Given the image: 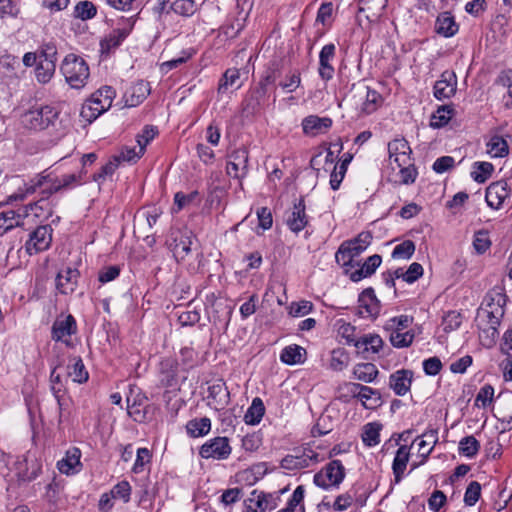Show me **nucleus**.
<instances>
[{
  "label": "nucleus",
  "instance_id": "1",
  "mask_svg": "<svg viewBox=\"0 0 512 512\" xmlns=\"http://www.w3.org/2000/svg\"><path fill=\"white\" fill-rule=\"evenodd\" d=\"M372 234L369 231L359 233L355 238L341 243L335 253L336 262L345 268V273H349V268L360 266L355 259L360 256L371 244Z\"/></svg>",
  "mask_w": 512,
  "mask_h": 512
},
{
  "label": "nucleus",
  "instance_id": "2",
  "mask_svg": "<svg viewBox=\"0 0 512 512\" xmlns=\"http://www.w3.org/2000/svg\"><path fill=\"white\" fill-rule=\"evenodd\" d=\"M507 296L501 291H492L486 296V308H482L478 316L484 323V331L492 338L498 335V326L504 316Z\"/></svg>",
  "mask_w": 512,
  "mask_h": 512
},
{
  "label": "nucleus",
  "instance_id": "3",
  "mask_svg": "<svg viewBox=\"0 0 512 512\" xmlns=\"http://www.w3.org/2000/svg\"><path fill=\"white\" fill-rule=\"evenodd\" d=\"M60 111L52 105L33 106L21 116L24 128L42 131L55 128L59 122Z\"/></svg>",
  "mask_w": 512,
  "mask_h": 512
},
{
  "label": "nucleus",
  "instance_id": "4",
  "mask_svg": "<svg viewBox=\"0 0 512 512\" xmlns=\"http://www.w3.org/2000/svg\"><path fill=\"white\" fill-rule=\"evenodd\" d=\"M349 100L358 111L359 117L374 113L383 103L382 95L363 83L352 86Z\"/></svg>",
  "mask_w": 512,
  "mask_h": 512
},
{
  "label": "nucleus",
  "instance_id": "5",
  "mask_svg": "<svg viewBox=\"0 0 512 512\" xmlns=\"http://www.w3.org/2000/svg\"><path fill=\"white\" fill-rule=\"evenodd\" d=\"M60 71L67 84L73 89H82L87 84L90 76L89 66L86 61L73 53L65 56Z\"/></svg>",
  "mask_w": 512,
  "mask_h": 512
},
{
  "label": "nucleus",
  "instance_id": "6",
  "mask_svg": "<svg viewBox=\"0 0 512 512\" xmlns=\"http://www.w3.org/2000/svg\"><path fill=\"white\" fill-rule=\"evenodd\" d=\"M115 96L116 92L111 86L99 88L82 105L81 116L89 122L94 121L111 107Z\"/></svg>",
  "mask_w": 512,
  "mask_h": 512
},
{
  "label": "nucleus",
  "instance_id": "7",
  "mask_svg": "<svg viewBox=\"0 0 512 512\" xmlns=\"http://www.w3.org/2000/svg\"><path fill=\"white\" fill-rule=\"evenodd\" d=\"M345 478V468L340 460H332L314 475V484L323 489L338 487Z\"/></svg>",
  "mask_w": 512,
  "mask_h": 512
},
{
  "label": "nucleus",
  "instance_id": "8",
  "mask_svg": "<svg viewBox=\"0 0 512 512\" xmlns=\"http://www.w3.org/2000/svg\"><path fill=\"white\" fill-rule=\"evenodd\" d=\"M232 452L227 437H215L206 441L199 449V455L204 459L225 460Z\"/></svg>",
  "mask_w": 512,
  "mask_h": 512
},
{
  "label": "nucleus",
  "instance_id": "9",
  "mask_svg": "<svg viewBox=\"0 0 512 512\" xmlns=\"http://www.w3.org/2000/svg\"><path fill=\"white\" fill-rule=\"evenodd\" d=\"M340 389L345 390L352 397L358 398L362 405L368 409L376 407L381 398L377 390L359 383H344Z\"/></svg>",
  "mask_w": 512,
  "mask_h": 512
},
{
  "label": "nucleus",
  "instance_id": "10",
  "mask_svg": "<svg viewBox=\"0 0 512 512\" xmlns=\"http://www.w3.org/2000/svg\"><path fill=\"white\" fill-rule=\"evenodd\" d=\"M173 239L169 243V248L173 253L177 262H184L193 250L195 238L191 232H174L172 233Z\"/></svg>",
  "mask_w": 512,
  "mask_h": 512
},
{
  "label": "nucleus",
  "instance_id": "11",
  "mask_svg": "<svg viewBox=\"0 0 512 512\" xmlns=\"http://www.w3.org/2000/svg\"><path fill=\"white\" fill-rule=\"evenodd\" d=\"M285 223L295 234L301 232L308 225L309 217L306 214V205L303 197L295 202L292 208L286 211Z\"/></svg>",
  "mask_w": 512,
  "mask_h": 512
},
{
  "label": "nucleus",
  "instance_id": "12",
  "mask_svg": "<svg viewBox=\"0 0 512 512\" xmlns=\"http://www.w3.org/2000/svg\"><path fill=\"white\" fill-rule=\"evenodd\" d=\"M51 242L52 228L49 225H43L37 227L30 235L29 240L25 244V248L29 255H33L47 250Z\"/></svg>",
  "mask_w": 512,
  "mask_h": 512
},
{
  "label": "nucleus",
  "instance_id": "13",
  "mask_svg": "<svg viewBox=\"0 0 512 512\" xmlns=\"http://www.w3.org/2000/svg\"><path fill=\"white\" fill-rule=\"evenodd\" d=\"M318 456V453L313 451L311 448H304L283 458L281 466L289 470L307 468L318 462Z\"/></svg>",
  "mask_w": 512,
  "mask_h": 512
},
{
  "label": "nucleus",
  "instance_id": "14",
  "mask_svg": "<svg viewBox=\"0 0 512 512\" xmlns=\"http://www.w3.org/2000/svg\"><path fill=\"white\" fill-rule=\"evenodd\" d=\"M248 170V151L245 148L234 150L228 156L227 174L234 178H242Z\"/></svg>",
  "mask_w": 512,
  "mask_h": 512
},
{
  "label": "nucleus",
  "instance_id": "15",
  "mask_svg": "<svg viewBox=\"0 0 512 512\" xmlns=\"http://www.w3.org/2000/svg\"><path fill=\"white\" fill-rule=\"evenodd\" d=\"M434 97L438 100L449 99L457 90V76L453 71H444L434 84Z\"/></svg>",
  "mask_w": 512,
  "mask_h": 512
},
{
  "label": "nucleus",
  "instance_id": "16",
  "mask_svg": "<svg viewBox=\"0 0 512 512\" xmlns=\"http://www.w3.org/2000/svg\"><path fill=\"white\" fill-rule=\"evenodd\" d=\"M52 339L55 341H63L68 344L69 341L65 337H69L77 332V324L75 318L69 314L59 316L52 325Z\"/></svg>",
  "mask_w": 512,
  "mask_h": 512
},
{
  "label": "nucleus",
  "instance_id": "17",
  "mask_svg": "<svg viewBox=\"0 0 512 512\" xmlns=\"http://www.w3.org/2000/svg\"><path fill=\"white\" fill-rule=\"evenodd\" d=\"M208 405L215 410L224 409L230 400V393L222 380H217L208 387Z\"/></svg>",
  "mask_w": 512,
  "mask_h": 512
},
{
  "label": "nucleus",
  "instance_id": "18",
  "mask_svg": "<svg viewBox=\"0 0 512 512\" xmlns=\"http://www.w3.org/2000/svg\"><path fill=\"white\" fill-rule=\"evenodd\" d=\"M380 303L372 288L365 289L358 299V314L362 318L375 317L379 314Z\"/></svg>",
  "mask_w": 512,
  "mask_h": 512
},
{
  "label": "nucleus",
  "instance_id": "19",
  "mask_svg": "<svg viewBox=\"0 0 512 512\" xmlns=\"http://www.w3.org/2000/svg\"><path fill=\"white\" fill-rule=\"evenodd\" d=\"M510 195V189L506 181H497L491 183L486 189L485 199L493 209H499L506 198Z\"/></svg>",
  "mask_w": 512,
  "mask_h": 512
},
{
  "label": "nucleus",
  "instance_id": "20",
  "mask_svg": "<svg viewBox=\"0 0 512 512\" xmlns=\"http://www.w3.org/2000/svg\"><path fill=\"white\" fill-rule=\"evenodd\" d=\"M395 170L388 176V180L398 185H409L415 182L418 172L412 163L408 160L406 164H395Z\"/></svg>",
  "mask_w": 512,
  "mask_h": 512
},
{
  "label": "nucleus",
  "instance_id": "21",
  "mask_svg": "<svg viewBox=\"0 0 512 512\" xmlns=\"http://www.w3.org/2000/svg\"><path fill=\"white\" fill-rule=\"evenodd\" d=\"M389 165L395 170V164H406L410 160L411 149L404 139H394L388 143Z\"/></svg>",
  "mask_w": 512,
  "mask_h": 512
},
{
  "label": "nucleus",
  "instance_id": "22",
  "mask_svg": "<svg viewBox=\"0 0 512 512\" xmlns=\"http://www.w3.org/2000/svg\"><path fill=\"white\" fill-rule=\"evenodd\" d=\"M383 344V340L379 335L365 334L355 341L354 346L364 359H369L372 354H377L380 351Z\"/></svg>",
  "mask_w": 512,
  "mask_h": 512
},
{
  "label": "nucleus",
  "instance_id": "23",
  "mask_svg": "<svg viewBox=\"0 0 512 512\" xmlns=\"http://www.w3.org/2000/svg\"><path fill=\"white\" fill-rule=\"evenodd\" d=\"M79 275V271L75 268L66 267L60 270L56 276V289L65 295L73 293L77 287Z\"/></svg>",
  "mask_w": 512,
  "mask_h": 512
},
{
  "label": "nucleus",
  "instance_id": "24",
  "mask_svg": "<svg viewBox=\"0 0 512 512\" xmlns=\"http://www.w3.org/2000/svg\"><path fill=\"white\" fill-rule=\"evenodd\" d=\"M150 84L140 80L128 88L124 94L125 106L136 107L150 94Z\"/></svg>",
  "mask_w": 512,
  "mask_h": 512
},
{
  "label": "nucleus",
  "instance_id": "25",
  "mask_svg": "<svg viewBox=\"0 0 512 512\" xmlns=\"http://www.w3.org/2000/svg\"><path fill=\"white\" fill-rule=\"evenodd\" d=\"M134 24L135 20L132 17L121 19L117 27L105 38L102 45L105 43L107 48L117 47L130 34Z\"/></svg>",
  "mask_w": 512,
  "mask_h": 512
},
{
  "label": "nucleus",
  "instance_id": "26",
  "mask_svg": "<svg viewBox=\"0 0 512 512\" xmlns=\"http://www.w3.org/2000/svg\"><path fill=\"white\" fill-rule=\"evenodd\" d=\"M336 47L334 44H326L322 47L319 54V76L328 81L333 78L334 75V67L331 62L335 57Z\"/></svg>",
  "mask_w": 512,
  "mask_h": 512
},
{
  "label": "nucleus",
  "instance_id": "27",
  "mask_svg": "<svg viewBox=\"0 0 512 512\" xmlns=\"http://www.w3.org/2000/svg\"><path fill=\"white\" fill-rule=\"evenodd\" d=\"M413 373L410 370H398L390 375L389 386L396 395H405L411 387Z\"/></svg>",
  "mask_w": 512,
  "mask_h": 512
},
{
  "label": "nucleus",
  "instance_id": "28",
  "mask_svg": "<svg viewBox=\"0 0 512 512\" xmlns=\"http://www.w3.org/2000/svg\"><path fill=\"white\" fill-rule=\"evenodd\" d=\"M80 457V449L72 447L66 452L65 457L58 461L57 467L59 471L66 475L78 472L81 467Z\"/></svg>",
  "mask_w": 512,
  "mask_h": 512
},
{
  "label": "nucleus",
  "instance_id": "29",
  "mask_svg": "<svg viewBox=\"0 0 512 512\" xmlns=\"http://www.w3.org/2000/svg\"><path fill=\"white\" fill-rule=\"evenodd\" d=\"M382 258L378 254H374L368 257L359 269L354 271L349 270V277L353 282H358L366 277L371 276L375 273L376 269L380 266Z\"/></svg>",
  "mask_w": 512,
  "mask_h": 512
},
{
  "label": "nucleus",
  "instance_id": "30",
  "mask_svg": "<svg viewBox=\"0 0 512 512\" xmlns=\"http://www.w3.org/2000/svg\"><path fill=\"white\" fill-rule=\"evenodd\" d=\"M47 196L43 194V190L41 191V197L38 201L33 204H30L25 207L23 216L28 217L30 214H33L36 218L47 219L52 215V204L48 201Z\"/></svg>",
  "mask_w": 512,
  "mask_h": 512
},
{
  "label": "nucleus",
  "instance_id": "31",
  "mask_svg": "<svg viewBox=\"0 0 512 512\" xmlns=\"http://www.w3.org/2000/svg\"><path fill=\"white\" fill-rule=\"evenodd\" d=\"M332 126V119L329 117H319L316 115H310L303 119L302 127L306 134H318L324 133L329 130Z\"/></svg>",
  "mask_w": 512,
  "mask_h": 512
},
{
  "label": "nucleus",
  "instance_id": "32",
  "mask_svg": "<svg viewBox=\"0 0 512 512\" xmlns=\"http://www.w3.org/2000/svg\"><path fill=\"white\" fill-rule=\"evenodd\" d=\"M409 458L410 447L407 445H401L397 449L392 463V470L396 483H399L402 480Z\"/></svg>",
  "mask_w": 512,
  "mask_h": 512
},
{
  "label": "nucleus",
  "instance_id": "33",
  "mask_svg": "<svg viewBox=\"0 0 512 512\" xmlns=\"http://www.w3.org/2000/svg\"><path fill=\"white\" fill-rule=\"evenodd\" d=\"M67 376L70 377L73 382L79 384L85 383L88 380L89 374L81 357L73 356L69 358Z\"/></svg>",
  "mask_w": 512,
  "mask_h": 512
},
{
  "label": "nucleus",
  "instance_id": "34",
  "mask_svg": "<svg viewBox=\"0 0 512 512\" xmlns=\"http://www.w3.org/2000/svg\"><path fill=\"white\" fill-rule=\"evenodd\" d=\"M458 28V24L450 12H443L436 19L435 30L444 37L455 35Z\"/></svg>",
  "mask_w": 512,
  "mask_h": 512
},
{
  "label": "nucleus",
  "instance_id": "35",
  "mask_svg": "<svg viewBox=\"0 0 512 512\" xmlns=\"http://www.w3.org/2000/svg\"><path fill=\"white\" fill-rule=\"evenodd\" d=\"M23 214L14 210H8L0 213V236L13 229L23 225Z\"/></svg>",
  "mask_w": 512,
  "mask_h": 512
},
{
  "label": "nucleus",
  "instance_id": "36",
  "mask_svg": "<svg viewBox=\"0 0 512 512\" xmlns=\"http://www.w3.org/2000/svg\"><path fill=\"white\" fill-rule=\"evenodd\" d=\"M211 430V420L208 417L195 418L187 422L186 431L191 437H202Z\"/></svg>",
  "mask_w": 512,
  "mask_h": 512
},
{
  "label": "nucleus",
  "instance_id": "37",
  "mask_svg": "<svg viewBox=\"0 0 512 512\" xmlns=\"http://www.w3.org/2000/svg\"><path fill=\"white\" fill-rule=\"evenodd\" d=\"M306 351L298 345H290L285 347L280 355L282 362L288 365H295L303 363L305 360Z\"/></svg>",
  "mask_w": 512,
  "mask_h": 512
},
{
  "label": "nucleus",
  "instance_id": "38",
  "mask_svg": "<svg viewBox=\"0 0 512 512\" xmlns=\"http://www.w3.org/2000/svg\"><path fill=\"white\" fill-rule=\"evenodd\" d=\"M50 382H51V391L57 401L58 408H59V423L62 422V419L64 417V408H63V402H62V396L61 393L64 391V383L62 381L61 375L56 372V368H54L50 375Z\"/></svg>",
  "mask_w": 512,
  "mask_h": 512
},
{
  "label": "nucleus",
  "instance_id": "39",
  "mask_svg": "<svg viewBox=\"0 0 512 512\" xmlns=\"http://www.w3.org/2000/svg\"><path fill=\"white\" fill-rule=\"evenodd\" d=\"M487 153L493 157H505L509 153V146L507 141L499 135L492 136L486 144Z\"/></svg>",
  "mask_w": 512,
  "mask_h": 512
},
{
  "label": "nucleus",
  "instance_id": "40",
  "mask_svg": "<svg viewBox=\"0 0 512 512\" xmlns=\"http://www.w3.org/2000/svg\"><path fill=\"white\" fill-rule=\"evenodd\" d=\"M378 373L379 371L373 363H359L353 369L354 377L365 383L373 382Z\"/></svg>",
  "mask_w": 512,
  "mask_h": 512
},
{
  "label": "nucleus",
  "instance_id": "41",
  "mask_svg": "<svg viewBox=\"0 0 512 512\" xmlns=\"http://www.w3.org/2000/svg\"><path fill=\"white\" fill-rule=\"evenodd\" d=\"M265 413V406L263 401L256 397L252 400V403L244 415V421L249 425L258 424Z\"/></svg>",
  "mask_w": 512,
  "mask_h": 512
},
{
  "label": "nucleus",
  "instance_id": "42",
  "mask_svg": "<svg viewBox=\"0 0 512 512\" xmlns=\"http://www.w3.org/2000/svg\"><path fill=\"white\" fill-rule=\"evenodd\" d=\"M75 183H80V176H77L76 174L64 175L61 179L51 182L48 187L44 188L43 194L51 196L62 189L71 187Z\"/></svg>",
  "mask_w": 512,
  "mask_h": 512
},
{
  "label": "nucleus",
  "instance_id": "43",
  "mask_svg": "<svg viewBox=\"0 0 512 512\" xmlns=\"http://www.w3.org/2000/svg\"><path fill=\"white\" fill-rule=\"evenodd\" d=\"M360 3L362 6L359 8V11H368L370 14L367 15V18L369 20H376L384 12L388 0H360Z\"/></svg>",
  "mask_w": 512,
  "mask_h": 512
},
{
  "label": "nucleus",
  "instance_id": "44",
  "mask_svg": "<svg viewBox=\"0 0 512 512\" xmlns=\"http://www.w3.org/2000/svg\"><path fill=\"white\" fill-rule=\"evenodd\" d=\"M454 113L452 105L440 106L431 117L430 126L433 128H441L448 124Z\"/></svg>",
  "mask_w": 512,
  "mask_h": 512
},
{
  "label": "nucleus",
  "instance_id": "45",
  "mask_svg": "<svg viewBox=\"0 0 512 512\" xmlns=\"http://www.w3.org/2000/svg\"><path fill=\"white\" fill-rule=\"evenodd\" d=\"M20 70V61L17 56L6 54L0 58V71L5 73L8 77L18 78Z\"/></svg>",
  "mask_w": 512,
  "mask_h": 512
},
{
  "label": "nucleus",
  "instance_id": "46",
  "mask_svg": "<svg viewBox=\"0 0 512 512\" xmlns=\"http://www.w3.org/2000/svg\"><path fill=\"white\" fill-rule=\"evenodd\" d=\"M354 503H357L359 507L364 506V501H359L358 499H356L355 493H353L352 490H349L336 497L332 508L335 511H345L348 508L352 507Z\"/></svg>",
  "mask_w": 512,
  "mask_h": 512
},
{
  "label": "nucleus",
  "instance_id": "47",
  "mask_svg": "<svg viewBox=\"0 0 512 512\" xmlns=\"http://www.w3.org/2000/svg\"><path fill=\"white\" fill-rule=\"evenodd\" d=\"M458 449L460 454L473 458L479 452L480 443L473 435L466 436L460 440Z\"/></svg>",
  "mask_w": 512,
  "mask_h": 512
},
{
  "label": "nucleus",
  "instance_id": "48",
  "mask_svg": "<svg viewBox=\"0 0 512 512\" xmlns=\"http://www.w3.org/2000/svg\"><path fill=\"white\" fill-rule=\"evenodd\" d=\"M494 171V166L489 162H475L471 177L478 183H484Z\"/></svg>",
  "mask_w": 512,
  "mask_h": 512
},
{
  "label": "nucleus",
  "instance_id": "49",
  "mask_svg": "<svg viewBox=\"0 0 512 512\" xmlns=\"http://www.w3.org/2000/svg\"><path fill=\"white\" fill-rule=\"evenodd\" d=\"M239 78L240 72L238 69H228L219 83L218 92L225 93L229 87L238 89L240 87V84H237Z\"/></svg>",
  "mask_w": 512,
  "mask_h": 512
},
{
  "label": "nucleus",
  "instance_id": "50",
  "mask_svg": "<svg viewBox=\"0 0 512 512\" xmlns=\"http://www.w3.org/2000/svg\"><path fill=\"white\" fill-rule=\"evenodd\" d=\"M414 339V333L411 331L402 332L400 329L392 330L390 342L396 348H404L411 345Z\"/></svg>",
  "mask_w": 512,
  "mask_h": 512
},
{
  "label": "nucleus",
  "instance_id": "51",
  "mask_svg": "<svg viewBox=\"0 0 512 512\" xmlns=\"http://www.w3.org/2000/svg\"><path fill=\"white\" fill-rule=\"evenodd\" d=\"M264 492L254 490L245 501L246 509L250 512H265L267 505L263 504Z\"/></svg>",
  "mask_w": 512,
  "mask_h": 512
},
{
  "label": "nucleus",
  "instance_id": "52",
  "mask_svg": "<svg viewBox=\"0 0 512 512\" xmlns=\"http://www.w3.org/2000/svg\"><path fill=\"white\" fill-rule=\"evenodd\" d=\"M97 13L96 6L90 1H80L77 3L74 9V14L76 18L81 20H89L92 19Z\"/></svg>",
  "mask_w": 512,
  "mask_h": 512
},
{
  "label": "nucleus",
  "instance_id": "53",
  "mask_svg": "<svg viewBox=\"0 0 512 512\" xmlns=\"http://www.w3.org/2000/svg\"><path fill=\"white\" fill-rule=\"evenodd\" d=\"M348 364V355L344 349L338 348L331 351V359L329 363L330 369L333 371H342Z\"/></svg>",
  "mask_w": 512,
  "mask_h": 512
},
{
  "label": "nucleus",
  "instance_id": "54",
  "mask_svg": "<svg viewBox=\"0 0 512 512\" xmlns=\"http://www.w3.org/2000/svg\"><path fill=\"white\" fill-rule=\"evenodd\" d=\"M380 425L376 423H368L365 425L362 440L367 446H375L379 443L380 439Z\"/></svg>",
  "mask_w": 512,
  "mask_h": 512
},
{
  "label": "nucleus",
  "instance_id": "55",
  "mask_svg": "<svg viewBox=\"0 0 512 512\" xmlns=\"http://www.w3.org/2000/svg\"><path fill=\"white\" fill-rule=\"evenodd\" d=\"M39 62L55 64L57 61V47L54 42H46L40 46Z\"/></svg>",
  "mask_w": 512,
  "mask_h": 512
},
{
  "label": "nucleus",
  "instance_id": "56",
  "mask_svg": "<svg viewBox=\"0 0 512 512\" xmlns=\"http://www.w3.org/2000/svg\"><path fill=\"white\" fill-rule=\"evenodd\" d=\"M56 70L55 64L39 62L36 67V79L39 83H48Z\"/></svg>",
  "mask_w": 512,
  "mask_h": 512
},
{
  "label": "nucleus",
  "instance_id": "57",
  "mask_svg": "<svg viewBox=\"0 0 512 512\" xmlns=\"http://www.w3.org/2000/svg\"><path fill=\"white\" fill-rule=\"evenodd\" d=\"M304 487L298 486L291 498L289 499L287 506L284 509H288L291 512H304V506L302 504L304 499Z\"/></svg>",
  "mask_w": 512,
  "mask_h": 512
},
{
  "label": "nucleus",
  "instance_id": "58",
  "mask_svg": "<svg viewBox=\"0 0 512 512\" xmlns=\"http://www.w3.org/2000/svg\"><path fill=\"white\" fill-rule=\"evenodd\" d=\"M414 252V242L411 240H405L394 248L392 257L394 259H410Z\"/></svg>",
  "mask_w": 512,
  "mask_h": 512
},
{
  "label": "nucleus",
  "instance_id": "59",
  "mask_svg": "<svg viewBox=\"0 0 512 512\" xmlns=\"http://www.w3.org/2000/svg\"><path fill=\"white\" fill-rule=\"evenodd\" d=\"M481 495V485L477 481H472L466 488L464 494V503L467 506H474Z\"/></svg>",
  "mask_w": 512,
  "mask_h": 512
},
{
  "label": "nucleus",
  "instance_id": "60",
  "mask_svg": "<svg viewBox=\"0 0 512 512\" xmlns=\"http://www.w3.org/2000/svg\"><path fill=\"white\" fill-rule=\"evenodd\" d=\"M172 9L179 15L191 16L196 11V4L194 0H175L172 3Z\"/></svg>",
  "mask_w": 512,
  "mask_h": 512
},
{
  "label": "nucleus",
  "instance_id": "61",
  "mask_svg": "<svg viewBox=\"0 0 512 512\" xmlns=\"http://www.w3.org/2000/svg\"><path fill=\"white\" fill-rule=\"evenodd\" d=\"M491 246L489 235L486 231H478L474 235L473 247L478 254L485 253Z\"/></svg>",
  "mask_w": 512,
  "mask_h": 512
},
{
  "label": "nucleus",
  "instance_id": "62",
  "mask_svg": "<svg viewBox=\"0 0 512 512\" xmlns=\"http://www.w3.org/2000/svg\"><path fill=\"white\" fill-rule=\"evenodd\" d=\"M313 310V304L310 301L302 300L292 302L289 307V314L293 317H302L309 314Z\"/></svg>",
  "mask_w": 512,
  "mask_h": 512
},
{
  "label": "nucleus",
  "instance_id": "63",
  "mask_svg": "<svg viewBox=\"0 0 512 512\" xmlns=\"http://www.w3.org/2000/svg\"><path fill=\"white\" fill-rule=\"evenodd\" d=\"M493 396L494 388L491 385H484L476 396L475 405L485 408L491 404Z\"/></svg>",
  "mask_w": 512,
  "mask_h": 512
},
{
  "label": "nucleus",
  "instance_id": "64",
  "mask_svg": "<svg viewBox=\"0 0 512 512\" xmlns=\"http://www.w3.org/2000/svg\"><path fill=\"white\" fill-rule=\"evenodd\" d=\"M301 84V77L299 72H294L285 77V80L279 83V86L286 92H294Z\"/></svg>",
  "mask_w": 512,
  "mask_h": 512
}]
</instances>
